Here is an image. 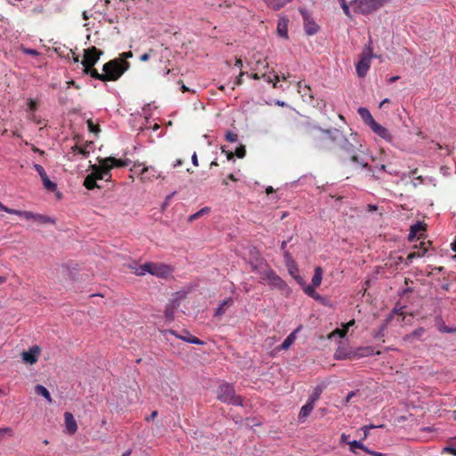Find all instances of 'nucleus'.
<instances>
[{"instance_id": "obj_45", "label": "nucleus", "mask_w": 456, "mask_h": 456, "mask_svg": "<svg viewBox=\"0 0 456 456\" xmlns=\"http://www.w3.org/2000/svg\"><path fill=\"white\" fill-rule=\"evenodd\" d=\"M28 105L29 110H31V111H35L37 109V102L33 101L32 99L28 100Z\"/></svg>"}, {"instance_id": "obj_7", "label": "nucleus", "mask_w": 456, "mask_h": 456, "mask_svg": "<svg viewBox=\"0 0 456 456\" xmlns=\"http://www.w3.org/2000/svg\"><path fill=\"white\" fill-rule=\"evenodd\" d=\"M185 297L184 292H176L170 302L166 305L164 317L167 322H171L175 320V312L180 306L181 300Z\"/></svg>"}, {"instance_id": "obj_64", "label": "nucleus", "mask_w": 456, "mask_h": 456, "mask_svg": "<svg viewBox=\"0 0 456 456\" xmlns=\"http://www.w3.org/2000/svg\"><path fill=\"white\" fill-rule=\"evenodd\" d=\"M284 257H285L287 262L291 259L290 254L288 251L284 252Z\"/></svg>"}, {"instance_id": "obj_57", "label": "nucleus", "mask_w": 456, "mask_h": 456, "mask_svg": "<svg viewBox=\"0 0 456 456\" xmlns=\"http://www.w3.org/2000/svg\"><path fill=\"white\" fill-rule=\"evenodd\" d=\"M209 5L211 6H215V5H217L218 7H222L223 6V3L218 1V2H214V1H210L208 3Z\"/></svg>"}, {"instance_id": "obj_31", "label": "nucleus", "mask_w": 456, "mask_h": 456, "mask_svg": "<svg viewBox=\"0 0 456 456\" xmlns=\"http://www.w3.org/2000/svg\"><path fill=\"white\" fill-rule=\"evenodd\" d=\"M295 341L294 333L289 334L281 345V348L285 350L288 349Z\"/></svg>"}, {"instance_id": "obj_3", "label": "nucleus", "mask_w": 456, "mask_h": 456, "mask_svg": "<svg viewBox=\"0 0 456 456\" xmlns=\"http://www.w3.org/2000/svg\"><path fill=\"white\" fill-rule=\"evenodd\" d=\"M217 399L222 403L235 406H242L243 399L237 395L232 385L224 383L219 386L217 391Z\"/></svg>"}, {"instance_id": "obj_46", "label": "nucleus", "mask_w": 456, "mask_h": 456, "mask_svg": "<svg viewBox=\"0 0 456 456\" xmlns=\"http://www.w3.org/2000/svg\"><path fill=\"white\" fill-rule=\"evenodd\" d=\"M418 168H414L413 170L411 171V176L414 177L417 180H419L422 183L423 179L420 175H418Z\"/></svg>"}, {"instance_id": "obj_47", "label": "nucleus", "mask_w": 456, "mask_h": 456, "mask_svg": "<svg viewBox=\"0 0 456 456\" xmlns=\"http://www.w3.org/2000/svg\"><path fill=\"white\" fill-rule=\"evenodd\" d=\"M357 395V391L350 392L346 398V404L349 403L351 400Z\"/></svg>"}, {"instance_id": "obj_15", "label": "nucleus", "mask_w": 456, "mask_h": 456, "mask_svg": "<svg viewBox=\"0 0 456 456\" xmlns=\"http://www.w3.org/2000/svg\"><path fill=\"white\" fill-rule=\"evenodd\" d=\"M430 242L428 241V242H425V241H421L419 242V246H415V248H419L418 251H413V252H411L407 257L405 258L404 262H405V265H409L410 264H411L412 260L416 257H420L422 256H424L427 251H428V247L427 245H429Z\"/></svg>"}, {"instance_id": "obj_24", "label": "nucleus", "mask_w": 456, "mask_h": 456, "mask_svg": "<svg viewBox=\"0 0 456 456\" xmlns=\"http://www.w3.org/2000/svg\"><path fill=\"white\" fill-rule=\"evenodd\" d=\"M314 408V403H311L310 401H307V403L303 405L300 409L298 419L300 421H304L312 412V411Z\"/></svg>"}, {"instance_id": "obj_4", "label": "nucleus", "mask_w": 456, "mask_h": 456, "mask_svg": "<svg viewBox=\"0 0 456 456\" xmlns=\"http://www.w3.org/2000/svg\"><path fill=\"white\" fill-rule=\"evenodd\" d=\"M102 52L95 46H91L84 51V59L81 61L83 65V73L92 77V71L96 70L94 67L98 62Z\"/></svg>"}, {"instance_id": "obj_27", "label": "nucleus", "mask_w": 456, "mask_h": 456, "mask_svg": "<svg viewBox=\"0 0 456 456\" xmlns=\"http://www.w3.org/2000/svg\"><path fill=\"white\" fill-rule=\"evenodd\" d=\"M325 387V385H319L316 387H314L312 395L308 398V401L315 404V403L320 399V396Z\"/></svg>"}, {"instance_id": "obj_25", "label": "nucleus", "mask_w": 456, "mask_h": 456, "mask_svg": "<svg viewBox=\"0 0 456 456\" xmlns=\"http://www.w3.org/2000/svg\"><path fill=\"white\" fill-rule=\"evenodd\" d=\"M293 0H265L266 5L274 10L278 11L284 7L287 4L292 2Z\"/></svg>"}, {"instance_id": "obj_49", "label": "nucleus", "mask_w": 456, "mask_h": 456, "mask_svg": "<svg viewBox=\"0 0 456 456\" xmlns=\"http://www.w3.org/2000/svg\"><path fill=\"white\" fill-rule=\"evenodd\" d=\"M157 416H158V411H153L150 416H147L145 418V420L146 421L153 420Z\"/></svg>"}, {"instance_id": "obj_63", "label": "nucleus", "mask_w": 456, "mask_h": 456, "mask_svg": "<svg viewBox=\"0 0 456 456\" xmlns=\"http://www.w3.org/2000/svg\"><path fill=\"white\" fill-rule=\"evenodd\" d=\"M274 191L273 188L272 186H268L266 189H265V192L267 194H271Z\"/></svg>"}, {"instance_id": "obj_51", "label": "nucleus", "mask_w": 456, "mask_h": 456, "mask_svg": "<svg viewBox=\"0 0 456 456\" xmlns=\"http://www.w3.org/2000/svg\"><path fill=\"white\" fill-rule=\"evenodd\" d=\"M132 57H133V53L130 51L122 53V58H123L122 60L126 61V59H129V58H132Z\"/></svg>"}, {"instance_id": "obj_36", "label": "nucleus", "mask_w": 456, "mask_h": 456, "mask_svg": "<svg viewBox=\"0 0 456 456\" xmlns=\"http://www.w3.org/2000/svg\"><path fill=\"white\" fill-rule=\"evenodd\" d=\"M181 338L186 342L200 345V338L194 336H191L188 333L187 337H181Z\"/></svg>"}, {"instance_id": "obj_5", "label": "nucleus", "mask_w": 456, "mask_h": 456, "mask_svg": "<svg viewBox=\"0 0 456 456\" xmlns=\"http://www.w3.org/2000/svg\"><path fill=\"white\" fill-rule=\"evenodd\" d=\"M387 0H353L350 4L354 6V12L367 15L381 8Z\"/></svg>"}, {"instance_id": "obj_34", "label": "nucleus", "mask_w": 456, "mask_h": 456, "mask_svg": "<svg viewBox=\"0 0 456 456\" xmlns=\"http://www.w3.org/2000/svg\"><path fill=\"white\" fill-rule=\"evenodd\" d=\"M72 151L75 152H77L79 154H82L84 157L89 156V151L86 149V147H80L78 145H74L72 147Z\"/></svg>"}, {"instance_id": "obj_55", "label": "nucleus", "mask_w": 456, "mask_h": 456, "mask_svg": "<svg viewBox=\"0 0 456 456\" xmlns=\"http://www.w3.org/2000/svg\"><path fill=\"white\" fill-rule=\"evenodd\" d=\"M149 59H150V53H145L142 54L141 57H140V60L142 61H147Z\"/></svg>"}, {"instance_id": "obj_35", "label": "nucleus", "mask_w": 456, "mask_h": 456, "mask_svg": "<svg viewBox=\"0 0 456 456\" xmlns=\"http://www.w3.org/2000/svg\"><path fill=\"white\" fill-rule=\"evenodd\" d=\"M338 1L340 3L341 8L343 9L344 13L347 17H351V12L349 9V5H351V4H348L346 0H338Z\"/></svg>"}, {"instance_id": "obj_44", "label": "nucleus", "mask_w": 456, "mask_h": 456, "mask_svg": "<svg viewBox=\"0 0 456 456\" xmlns=\"http://www.w3.org/2000/svg\"><path fill=\"white\" fill-rule=\"evenodd\" d=\"M439 330L440 331L444 333H456V328H449L447 326H443Z\"/></svg>"}, {"instance_id": "obj_33", "label": "nucleus", "mask_w": 456, "mask_h": 456, "mask_svg": "<svg viewBox=\"0 0 456 456\" xmlns=\"http://www.w3.org/2000/svg\"><path fill=\"white\" fill-rule=\"evenodd\" d=\"M348 444L350 445V450L352 452L356 453L355 448H359L366 452L368 448H366L361 442H358L356 440H354L352 442H349Z\"/></svg>"}, {"instance_id": "obj_54", "label": "nucleus", "mask_w": 456, "mask_h": 456, "mask_svg": "<svg viewBox=\"0 0 456 456\" xmlns=\"http://www.w3.org/2000/svg\"><path fill=\"white\" fill-rule=\"evenodd\" d=\"M366 452L373 455V456H386L385 454L381 453V452H373V451H370V450H366Z\"/></svg>"}, {"instance_id": "obj_6", "label": "nucleus", "mask_w": 456, "mask_h": 456, "mask_svg": "<svg viewBox=\"0 0 456 456\" xmlns=\"http://www.w3.org/2000/svg\"><path fill=\"white\" fill-rule=\"evenodd\" d=\"M260 279L274 289L283 290L287 288L286 282L271 269L262 272Z\"/></svg>"}, {"instance_id": "obj_18", "label": "nucleus", "mask_w": 456, "mask_h": 456, "mask_svg": "<svg viewBox=\"0 0 456 456\" xmlns=\"http://www.w3.org/2000/svg\"><path fill=\"white\" fill-rule=\"evenodd\" d=\"M370 127L376 134H378L381 138L385 139L387 142L392 141V135L389 133V131L378 122L374 121Z\"/></svg>"}, {"instance_id": "obj_8", "label": "nucleus", "mask_w": 456, "mask_h": 456, "mask_svg": "<svg viewBox=\"0 0 456 456\" xmlns=\"http://www.w3.org/2000/svg\"><path fill=\"white\" fill-rule=\"evenodd\" d=\"M372 57L373 55L370 48H368L360 55V59L355 67L358 77H364L366 76L370 69Z\"/></svg>"}, {"instance_id": "obj_52", "label": "nucleus", "mask_w": 456, "mask_h": 456, "mask_svg": "<svg viewBox=\"0 0 456 456\" xmlns=\"http://www.w3.org/2000/svg\"><path fill=\"white\" fill-rule=\"evenodd\" d=\"M191 162L194 166H198V156H197V153L194 152L192 155H191Z\"/></svg>"}, {"instance_id": "obj_30", "label": "nucleus", "mask_w": 456, "mask_h": 456, "mask_svg": "<svg viewBox=\"0 0 456 456\" xmlns=\"http://www.w3.org/2000/svg\"><path fill=\"white\" fill-rule=\"evenodd\" d=\"M315 287L308 285L304 289V292L315 300H320L322 297L315 291Z\"/></svg>"}, {"instance_id": "obj_11", "label": "nucleus", "mask_w": 456, "mask_h": 456, "mask_svg": "<svg viewBox=\"0 0 456 456\" xmlns=\"http://www.w3.org/2000/svg\"><path fill=\"white\" fill-rule=\"evenodd\" d=\"M34 168L37 170V172L38 173L42 182H43V184H44V187L48 191H54L56 189H57V184L53 182H52L46 172L45 171L44 167L39 165V164H35L34 165Z\"/></svg>"}, {"instance_id": "obj_19", "label": "nucleus", "mask_w": 456, "mask_h": 456, "mask_svg": "<svg viewBox=\"0 0 456 456\" xmlns=\"http://www.w3.org/2000/svg\"><path fill=\"white\" fill-rule=\"evenodd\" d=\"M425 333L426 330L423 327H419L410 334L405 335L403 339L406 343H414L416 340H422V337Z\"/></svg>"}, {"instance_id": "obj_42", "label": "nucleus", "mask_w": 456, "mask_h": 456, "mask_svg": "<svg viewBox=\"0 0 456 456\" xmlns=\"http://www.w3.org/2000/svg\"><path fill=\"white\" fill-rule=\"evenodd\" d=\"M4 212L9 213V214H12V215H16V216H21V217L24 218V214L27 211L26 210H18V209H13V208H7V210H4Z\"/></svg>"}, {"instance_id": "obj_16", "label": "nucleus", "mask_w": 456, "mask_h": 456, "mask_svg": "<svg viewBox=\"0 0 456 456\" xmlns=\"http://www.w3.org/2000/svg\"><path fill=\"white\" fill-rule=\"evenodd\" d=\"M159 269L160 267H158L157 265L153 263H145L140 265L139 268H137L134 273L137 275H144L146 273H149L153 275H159Z\"/></svg>"}, {"instance_id": "obj_60", "label": "nucleus", "mask_w": 456, "mask_h": 456, "mask_svg": "<svg viewBox=\"0 0 456 456\" xmlns=\"http://www.w3.org/2000/svg\"><path fill=\"white\" fill-rule=\"evenodd\" d=\"M367 209H368V211L371 212V211H375V210H377V209H378V208H377V206H375V205L369 204V205L367 206Z\"/></svg>"}, {"instance_id": "obj_1", "label": "nucleus", "mask_w": 456, "mask_h": 456, "mask_svg": "<svg viewBox=\"0 0 456 456\" xmlns=\"http://www.w3.org/2000/svg\"><path fill=\"white\" fill-rule=\"evenodd\" d=\"M308 137L312 146L319 151L339 150L341 151L340 159L344 165L353 162L362 168L372 171L369 163L357 154L356 146L338 129L314 128L309 132Z\"/></svg>"}, {"instance_id": "obj_9", "label": "nucleus", "mask_w": 456, "mask_h": 456, "mask_svg": "<svg viewBox=\"0 0 456 456\" xmlns=\"http://www.w3.org/2000/svg\"><path fill=\"white\" fill-rule=\"evenodd\" d=\"M98 160L100 165H92L93 172L90 175H94L95 180H102L105 175H110L112 166L104 162V159H98Z\"/></svg>"}, {"instance_id": "obj_38", "label": "nucleus", "mask_w": 456, "mask_h": 456, "mask_svg": "<svg viewBox=\"0 0 456 456\" xmlns=\"http://www.w3.org/2000/svg\"><path fill=\"white\" fill-rule=\"evenodd\" d=\"M262 77H266V81H267L268 83H273V86L274 88H276V87H277V83L280 81V76H279V75H274V76H273V78H272V77H269V76H268V77H266V75H265V74H264Z\"/></svg>"}, {"instance_id": "obj_56", "label": "nucleus", "mask_w": 456, "mask_h": 456, "mask_svg": "<svg viewBox=\"0 0 456 456\" xmlns=\"http://www.w3.org/2000/svg\"><path fill=\"white\" fill-rule=\"evenodd\" d=\"M173 195H174V193H171V194H169L168 196L166 197V200H165V201H164V203L162 205L163 208H165L167 206L168 201L172 198Z\"/></svg>"}, {"instance_id": "obj_10", "label": "nucleus", "mask_w": 456, "mask_h": 456, "mask_svg": "<svg viewBox=\"0 0 456 456\" xmlns=\"http://www.w3.org/2000/svg\"><path fill=\"white\" fill-rule=\"evenodd\" d=\"M300 12L302 14L303 20H304V28L305 30V33L308 36H313L316 34L319 30V26L315 23V21L312 19L310 14L305 10H300Z\"/></svg>"}, {"instance_id": "obj_28", "label": "nucleus", "mask_w": 456, "mask_h": 456, "mask_svg": "<svg viewBox=\"0 0 456 456\" xmlns=\"http://www.w3.org/2000/svg\"><path fill=\"white\" fill-rule=\"evenodd\" d=\"M94 175H87L84 181V186L87 190H94V188H99V185L96 183Z\"/></svg>"}, {"instance_id": "obj_40", "label": "nucleus", "mask_w": 456, "mask_h": 456, "mask_svg": "<svg viewBox=\"0 0 456 456\" xmlns=\"http://www.w3.org/2000/svg\"><path fill=\"white\" fill-rule=\"evenodd\" d=\"M234 154L240 158L242 159L246 155V149L244 145H240L236 148Z\"/></svg>"}, {"instance_id": "obj_13", "label": "nucleus", "mask_w": 456, "mask_h": 456, "mask_svg": "<svg viewBox=\"0 0 456 456\" xmlns=\"http://www.w3.org/2000/svg\"><path fill=\"white\" fill-rule=\"evenodd\" d=\"M425 232H426V224L421 222H418L415 224L411 226L410 232L408 235V240L410 241H412L415 239L420 240L421 238L424 237Z\"/></svg>"}, {"instance_id": "obj_32", "label": "nucleus", "mask_w": 456, "mask_h": 456, "mask_svg": "<svg viewBox=\"0 0 456 456\" xmlns=\"http://www.w3.org/2000/svg\"><path fill=\"white\" fill-rule=\"evenodd\" d=\"M104 162L113 167H123V159H117L114 157H108L104 159Z\"/></svg>"}, {"instance_id": "obj_23", "label": "nucleus", "mask_w": 456, "mask_h": 456, "mask_svg": "<svg viewBox=\"0 0 456 456\" xmlns=\"http://www.w3.org/2000/svg\"><path fill=\"white\" fill-rule=\"evenodd\" d=\"M359 116L364 121L366 125L370 126L372 123L375 121L372 115L370 114V110L366 108L360 107L357 110Z\"/></svg>"}, {"instance_id": "obj_59", "label": "nucleus", "mask_w": 456, "mask_h": 456, "mask_svg": "<svg viewBox=\"0 0 456 456\" xmlns=\"http://www.w3.org/2000/svg\"><path fill=\"white\" fill-rule=\"evenodd\" d=\"M235 66L241 69L242 68V61L240 58L236 59L235 61Z\"/></svg>"}, {"instance_id": "obj_58", "label": "nucleus", "mask_w": 456, "mask_h": 456, "mask_svg": "<svg viewBox=\"0 0 456 456\" xmlns=\"http://www.w3.org/2000/svg\"><path fill=\"white\" fill-rule=\"evenodd\" d=\"M354 324V320H351L349 321L346 325H344V328L346 329V330H348V329L353 326Z\"/></svg>"}, {"instance_id": "obj_50", "label": "nucleus", "mask_w": 456, "mask_h": 456, "mask_svg": "<svg viewBox=\"0 0 456 456\" xmlns=\"http://www.w3.org/2000/svg\"><path fill=\"white\" fill-rule=\"evenodd\" d=\"M25 53L32 56H37L39 54V53L35 49H26Z\"/></svg>"}, {"instance_id": "obj_22", "label": "nucleus", "mask_w": 456, "mask_h": 456, "mask_svg": "<svg viewBox=\"0 0 456 456\" xmlns=\"http://www.w3.org/2000/svg\"><path fill=\"white\" fill-rule=\"evenodd\" d=\"M233 304L232 297H227L224 299L218 307L216 309L215 316L219 317L225 314L226 310L231 307Z\"/></svg>"}, {"instance_id": "obj_2", "label": "nucleus", "mask_w": 456, "mask_h": 456, "mask_svg": "<svg viewBox=\"0 0 456 456\" xmlns=\"http://www.w3.org/2000/svg\"><path fill=\"white\" fill-rule=\"evenodd\" d=\"M129 67L130 63L127 61L113 59L103 65V73H99L98 70H93L92 77L102 82L117 81Z\"/></svg>"}, {"instance_id": "obj_62", "label": "nucleus", "mask_w": 456, "mask_h": 456, "mask_svg": "<svg viewBox=\"0 0 456 456\" xmlns=\"http://www.w3.org/2000/svg\"><path fill=\"white\" fill-rule=\"evenodd\" d=\"M398 79H399V77H398V76L391 77L388 79V82H389V83H394V82L397 81Z\"/></svg>"}, {"instance_id": "obj_48", "label": "nucleus", "mask_w": 456, "mask_h": 456, "mask_svg": "<svg viewBox=\"0 0 456 456\" xmlns=\"http://www.w3.org/2000/svg\"><path fill=\"white\" fill-rule=\"evenodd\" d=\"M244 74H245V72H243V71L240 72V75L238 76V77L235 80L236 86H240L242 84V77Z\"/></svg>"}, {"instance_id": "obj_26", "label": "nucleus", "mask_w": 456, "mask_h": 456, "mask_svg": "<svg viewBox=\"0 0 456 456\" xmlns=\"http://www.w3.org/2000/svg\"><path fill=\"white\" fill-rule=\"evenodd\" d=\"M322 274H323V271H322V267H320V266L315 267L314 274L312 278L311 286L319 287L322 283Z\"/></svg>"}, {"instance_id": "obj_12", "label": "nucleus", "mask_w": 456, "mask_h": 456, "mask_svg": "<svg viewBox=\"0 0 456 456\" xmlns=\"http://www.w3.org/2000/svg\"><path fill=\"white\" fill-rule=\"evenodd\" d=\"M24 218L28 219V220L32 219L35 222H37V223H39L41 224H54L56 223V219L53 218V217H51V216H46V215L33 213L31 211H27L24 214Z\"/></svg>"}, {"instance_id": "obj_53", "label": "nucleus", "mask_w": 456, "mask_h": 456, "mask_svg": "<svg viewBox=\"0 0 456 456\" xmlns=\"http://www.w3.org/2000/svg\"><path fill=\"white\" fill-rule=\"evenodd\" d=\"M199 217H200V211H198V212L194 213L193 215H191V216L188 218V220H189L190 222H191V221H193V220H195V219H197V218H199Z\"/></svg>"}, {"instance_id": "obj_29", "label": "nucleus", "mask_w": 456, "mask_h": 456, "mask_svg": "<svg viewBox=\"0 0 456 456\" xmlns=\"http://www.w3.org/2000/svg\"><path fill=\"white\" fill-rule=\"evenodd\" d=\"M35 392L37 395H41L44 398H45L49 403H52V397H51L50 392L43 385H37L35 387Z\"/></svg>"}, {"instance_id": "obj_14", "label": "nucleus", "mask_w": 456, "mask_h": 456, "mask_svg": "<svg viewBox=\"0 0 456 456\" xmlns=\"http://www.w3.org/2000/svg\"><path fill=\"white\" fill-rule=\"evenodd\" d=\"M139 175L142 181H153L161 176V173L152 166L143 167Z\"/></svg>"}, {"instance_id": "obj_41", "label": "nucleus", "mask_w": 456, "mask_h": 456, "mask_svg": "<svg viewBox=\"0 0 456 456\" xmlns=\"http://www.w3.org/2000/svg\"><path fill=\"white\" fill-rule=\"evenodd\" d=\"M347 333L346 329L343 327V329H336L330 335V338L334 337L335 335H338L340 338H344Z\"/></svg>"}, {"instance_id": "obj_17", "label": "nucleus", "mask_w": 456, "mask_h": 456, "mask_svg": "<svg viewBox=\"0 0 456 456\" xmlns=\"http://www.w3.org/2000/svg\"><path fill=\"white\" fill-rule=\"evenodd\" d=\"M40 353V347L38 346H34L29 348L28 351H25L22 353V360L29 364H33L37 362V355Z\"/></svg>"}, {"instance_id": "obj_21", "label": "nucleus", "mask_w": 456, "mask_h": 456, "mask_svg": "<svg viewBox=\"0 0 456 456\" xmlns=\"http://www.w3.org/2000/svg\"><path fill=\"white\" fill-rule=\"evenodd\" d=\"M65 426L69 434H75L77 429V421L70 412L64 413Z\"/></svg>"}, {"instance_id": "obj_20", "label": "nucleus", "mask_w": 456, "mask_h": 456, "mask_svg": "<svg viewBox=\"0 0 456 456\" xmlns=\"http://www.w3.org/2000/svg\"><path fill=\"white\" fill-rule=\"evenodd\" d=\"M288 24L289 18L286 16H281L278 20L277 23V33L280 37L288 39Z\"/></svg>"}, {"instance_id": "obj_43", "label": "nucleus", "mask_w": 456, "mask_h": 456, "mask_svg": "<svg viewBox=\"0 0 456 456\" xmlns=\"http://www.w3.org/2000/svg\"><path fill=\"white\" fill-rule=\"evenodd\" d=\"M225 138L228 142H235L238 140V135L235 133L229 131L226 133Z\"/></svg>"}, {"instance_id": "obj_61", "label": "nucleus", "mask_w": 456, "mask_h": 456, "mask_svg": "<svg viewBox=\"0 0 456 456\" xmlns=\"http://www.w3.org/2000/svg\"><path fill=\"white\" fill-rule=\"evenodd\" d=\"M447 451L450 452L452 455L456 456V448L450 447V448H447Z\"/></svg>"}, {"instance_id": "obj_37", "label": "nucleus", "mask_w": 456, "mask_h": 456, "mask_svg": "<svg viewBox=\"0 0 456 456\" xmlns=\"http://www.w3.org/2000/svg\"><path fill=\"white\" fill-rule=\"evenodd\" d=\"M6 435H8V436H12V428H0V442H2L4 439Z\"/></svg>"}, {"instance_id": "obj_39", "label": "nucleus", "mask_w": 456, "mask_h": 456, "mask_svg": "<svg viewBox=\"0 0 456 456\" xmlns=\"http://www.w3.org/2000/svg\"><path fill=\"white\" fill-rule=\"evenodd\" d=\"M87 126L91 133L97 134L100 132V126L98 125H94L92 120H87Z\"/></svg>"}]
</instances>
